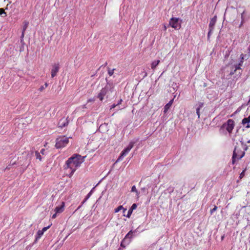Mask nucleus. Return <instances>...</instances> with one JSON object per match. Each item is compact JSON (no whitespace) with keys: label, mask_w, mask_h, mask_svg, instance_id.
<instances>
[{"label":"nucleus","mask_w":250,"mask_h":250,"mask_svg":"<svg viewBox=\"0 0 250 250\" xmlns=\"http://www.w3.org/2000/svg\"><path fill=\"white\" fill-rule=\"evenodd\" d=\"M213 31V30H210V29H209V31H208V37H209L210 36V35L211 34Z\"/></svg>","instance_id":"34"},{"label":"nucleus","mask_w":250,"mask_h":250,"mask_svg":"<svg viewBox=\"0 0 250 250\" xmlns=\"http://www.w3.org/2000/svg\"><path fill=\"white\" fill-rule=\"evenodd\" d=\"M114 70H115V69H111L108 68V75L110 76H112L113 73H114Z\"/></svg>","instance_id":"23"},{"label":"nucleus","mask_w":250,"mask_h":250,"mask_svg":"<svg viewBox=\"0 0 250 250\" xmlns=\"http://www.w3.org/2000/svg\"><path fill=\"white\" fill-rule=\"evenodd\" d=\"M136 193V197L137 199H138L140 197V192L137 190V191L135 192Z\"/></svg>","instance_id":"31"},{"label":"nucleus","mask_w":250,"mask_h":250,"mask_svg":"<svg viewBox=\"0 0 250 250\" xmlns=\"http://www.w3.org/2000/svg\"><path fill=\"white\" fill-rule=\"evenodd\" d=\"M248 143H250V140L247 142Z\"/></svg>","instance_id":"46"},{"label":"nucleus","mask_w":250,"mask_h":250,"mask_svg":"<svg viewBox=\"0 0 250 250\" xmlns=\"http://www.w3.org/2000/svg\"><path fill=\"white\" fill-rule=\"evenodd\" d=\"M138 190L136 188L135 186H133L131 188V192H135Z\"/></svg>","instance_id":"26"},{"label":"nucleus","mask_w":250,"mask_h":250,"mask_svg":"<svg viewBox=\"0 0 250 250\" xmlns=\"http://www.w3.org/2000/svg\"><path fill=\"white\" fill-rule=\"evenodd\" d=\"M173 100H174L173 99L171 100L167 104L165 105V106H164V113H166L167 112V111L168 110V109L170 108V107H171V105L173 104Z\"/></svg>","instance_id":"12"},{"label":"nucleus","mask_w":250,"mask_h":250,"mask_svg":"<svg viewBox=\"0 0 250 250\" xmlns=\"http://www.w3.org/2000/svg\"><path fill=\"white\" fill-rule=\"evenodd\" d=\"M57 214L56 212H55V213H54V214H53L52 215V218H55L57 216Z\"/></svg>","instance_id":"37"},{"label":"nucleus","mask_w":250,"mask_h":250,"mask_svg":"<svg viewBox=\"0 0 250 250\" xmlns=\"http://www.w3.org/2000/svg\"><path fill=\"white\" fill-rule=\"evenodd\" d=\"M248 50L249 51V53H250V45L249 46Z\"/></svg>","instance_id":"40"},{"label":"nucleus","mask_w":250,"mask_h":250,"mask_svg":"<svg viewBox=\"0 0 250 250\" xmlns=\"http://www.w3.org/2000/svg\"><path fill=\"white\" fill-rule=\"evenodd\" d=\"M217 207L215 206L214 207L210 210V213L212 214L216 210Z\"/></svg>","instance_id":"28"},{"label":"nucleus","mask_w":250,"mask_h":250,"mask_svg":"<svg viewBox=\"0 0 250 250\" xmlns=\"http://www.w3.org/2000/svg\"><path fill=\"white\" fill-rule=\"evenodd\" d=\"M244 55L243 54H241L240 55V58L239 59V61L238 63H233L232 62L231 64H229V66L232 68V70L230 72V75H232L234 74V73L236 71V70L241 69V66L242 65V64L244 62Z\"/></svg>","instance_id":"4"},{"label":"nucleus","mask_w":250,"mask_h":250,"mask_svg":"<svg viewBox=\"0 0 250 250\" xmlns=\"http://www.w3.org/2000/svg\"><path fill=\"white\" fill-rule=\"evenodd\" d=\"M43 233L41 230H38L37 232L36 240L37 241L39 239H40L43 235Z\"/></svg>","instance_id":"19"},{"label":"nucleus","mask_w":250,"mask_h":250,"mask_svg":"<svg viewBox=\"0 0 250 250\" xmlns=\"http://www.w3.org/2000/svg\"><path fill=\"white\" fill-rule=\"evenodd\" d=\"M216 22V17L215 16L212 18L210 21L209 24V29H210V30H213L214 25Z\"/></svg>","instance_id":"11"},{"label":"nucleus","mask_w":250,"mask_h":250,"mask_svg":"<svg viewBox=\"0 0 250 250\" xmlns=\"http://www.w3.org/2000/svg\"><path fill=\"white\" fill-rule=\"evenodd\" d=\"M59 70V65L58 64H55L52 66V68L51 69V77L52 78L56 76L57 73L58 72Z\"/></svg>","instance_id":"8"},{"label":"nucleus","mask_w":250,"mask_h":250,"mask_svg":"<svg viewBox=\"0 0 250 250\" xmlns=\"http://www.w3.org/2000/svg\"><path fill=\"white\" fill-rule=\"evenodd\" d=\"M88 101V102H92V101H93V100H92V99H89Z\"/></svg>","instance_id":"45"},{"label":"nucleus","mask_w":250,"mask_h":250,"mask_svg":"<svg viewBox=\"0 0 250 250\" xmlns=\"http://www.w3.org/2000/svg\"><path fill=\"white\" fill-rule=\"evenodd\" d=\"M50 226H47L46 227H44L42 230H41L43 233H44L45 231H46Z\"/></svg>","instance_id":"29"},{"label":"nucleus","mask_w":250,"mask_h":250,"mask_svg":"<svg viewBox=\"0 0 250 250\" xmlns=\"http://www.w3.org/2000/svg\"><path fill=\"white\" fill-rule=\"evenodd\" d=\"M85 158V156L82 157L79 154H74L67 160L65 168H69L71 170L69 175L70 177L72 176L77 168L80 167L81 164L84 162Z\"/></svg>","instance_id":"1"},{"label":"nucleus","mask_w":250,"mask_h":250,"mask_svg":"<svg viewBox=\"0 0 250 250\" xmlns=\"http://www.w3.org/2000/svg\"><path fill=\"white\" fill-rule=\"evenodd\" d=\"M69 143V138L65 136H60L56 140L55 147L61 148L65 147Z\"/></svg>","instance_id":"3"},{"label":"nucleus","mask_w":250,"mask_h":250,"mask_svg":"<svg viewBox=\"0 0 250 250\" xmlns=\"http://www.w3.org/2000/svg\"><path fill=\"white\" fill-rule=\"evenodd\" d=\"M126 242H127V241L124 239V240L122 241V242L121 243V246L122 247L125 248V245L124 244H125L126 245H127Z\"/></svg>","instance_id":"25"},{"label":"nucleus","mask_w":250,"mask_h":250,"mask_svg":"<svg viewBox=\"0 0 250 250\" xmlns=\"http://www.w3.org/2000/svg\"><path fill=\"white\" fill-rule=\"evenodd\" d=\"M160 61L159 60L153 61L151 63V68L153 70H155L157 65L159 64Z\"/></svg>","instance_id":"14"},{"label":"nucleus","mask_w":250,"mask_h":250,"mask_svg":"<svg viewBox=\"0 0 250 250\" xmlns=\"http://www.w3.org/2000/svg\"><path fill=\"white\" fill-rule=\"evenodd\" d=\"M123 210V212L125 213L126 209L124 208L123 206H119L118 208L115 209V212L117 213L121 210Z\"/></svg>","instance_id":"17"},{"label":"nucleus","mask_w":250,"mask_h":250,"mask_svg":"<svg viewBox=\"0 0 250 250\" xmlns=\"http://www.w3.org/2000/svg\"><path fill=\"white\" fill-rule=\"evenodd\" d=\"M24 32H25L22 31V33H21V42H22L23 41V38H24Z\"/></svg>","instance_id":"30"},{"label":"nucleus","mask_w":250,"mask_h":250,"mask_svg":"<svg viewBox=\"0 0 250 250\" xmlns=\"http://www.w3.org/2000/svg\"><path fill=\"white\" fill-rule=\"evenodd\" d=\"M114 85L113 83H107L104 87L103 88L100 93L98 94L97 97L101 101L104 99V96L108 98L112 96L114 93Z\"/></svg>","instance_id":"2"},{"label":"nucleus","mask_w":250,"mask_h":250,"mask_svg":"<svg viewBox=\"0 0 250 250\" xmlns=\"http://www.w3.org/2000/svg\"><path fill=\"white\" fill-rule=\"evenodd\" d=\"M250 122L249 121V119H247L246 118H244L242 120V124L243 125H245L246 124H247L246 127L247 128H249L250 127Z\"/></svg>","instance_id":"15"},{"label":"nucleus","mask_w":250,"mask_h":250,"mask_svg":"<svg viewBox=\"0 0 250 250\" xmlns=\"http://www.w3.org/2000/svg\"><path fill=\"white\" fill-rule=\"evenodd\" d=\"M166 29H167V27H166V26L165 25V26H164V30H166Z\"/></svg>","instance_id":"44"},{"label":"nucleus","mask_w":250,"mask_h":250,"mask_svg":"<svg viewBox=\"0 0 250 250\" xmlns=\"http://www.w3.org/2000/svg\"><path fill=\"white\" fill-rule=\"evenodd\" d=\"M15 164V162H13V163H12V165H14V164Z\"/></svg>","instance_id":"48"},{"label":"nucleus","mask_w":250,"mask_h":250,"mask_svg":"<svg viewBox=\"0 0 250 250\" xmlns=\"http://www.w3.org/2000/svg\"><path fill=\"white\" fill-rule=\"evenodd\" d=\"M94 188H95V187L93 188L92 189L90 190V191L87 194L85 200L83 201V203H84L91 196V195H92V194L93 192Z\"/></svg>","instance_id":"18"},{"label":"nucleus","mask_w":250,"mask_h":250,"mask_svg":"<svg viewBox=\"0 0 250 250\" xmlns=\"http://www.w3.org/2000/svg\"><path fill=\"white\" fill-rule=\"evenodd\" d=\"M235 156V152H234L233 154V156H232V159H233L232 161H233V163H234V159Z\"/></svg>","instance_id":"39"},{"label":"nucleus","mask_w":250,"mask_h":250,"mask_svg":"<svg viewBox=\"0 0 250 250\" xmlns=\"http://www.w3.org/2000/svg\"><path fill=\"white\" fill-rule=\"evenodd\" d=\"M203 104L200 103L199 104V106L196 108V113L198 115V118L199 119L200 118V109L203 107Z\"/></svg>","instance_id":"16"},{"label":"nucleus","mask_w":250,"mask_h":250,"mask_svg":"<svg viewBox=\"0 0 250 250\" xmlns=\"http://www.w3.org/2000/svg\"><path fill=\"white\" fill-rule=\"evenodd\" d=\"M118 106V105H117V104H112V105L111 106L110 109H113V108H115V107L116 106Z\"/></svg>","instance_id":"35"},{"label":"nucleus","mask_w":250,"mask_h":250,"mask_svg":"<svg viewBox=\"0 0 250 250\" xmlns=\"http://www.w3.org/2000/svg\"><path fill=\"white\" fill-rule=\"evenodd\" d=\"M68 125V122L67 119L62 118L61 119L58 123V126L59 127L62 128Z\"/></svg>","instance_id":"9"},{"label":"nucleus","mask_w":250,"mask_h":250,"mask_svg":"<svg viewBox=\"0 0 250 250\" xmlns=\"http://www.w3.org/2000/svg\"><path fill=\"white\" fill-rule=\"evenodd\" d=\"M143 70H144V71H143L144 74L143 75V78H144L147 76V73L146 72V71L144 69H143Z\"/></svg>","instance_id":"32"},{"label":"nucleus","mask_w":250,"mask_h":250,"mask_svg":"<svg viewBox=\"0 0 250 250\" xmlns=\"http://www.w3.org/2000/svg\"><path fill=\"white\" fill-rule=\"evenodd\" d=\"M0 15L1 17H4L6 16V14L2 8H0Z\"/></svg>","instance_id":"21"},{"label":"nucleus","mask_w":250,"mask_h":250,"mask_svg":"<svg viewBox=\"0 0 250 250\" xmlns=\"http://www.w3.org/2000/svg\"><path fill=\"white\" fill-rule=\"evenodd\" d=\"M45 88V87L44 86V85H42L40 87V88H39V90L40 91H43L44 89Z\"/></svg>","instance_id":"33"},{"label":"nucleus","mask_w":250,"mask_h":250,"mask_svg":"<svg viewBox=\"0 0 250 250\" xmlns=\"http://www.w3.org/2000/svg\"><path fill=\"white\" fill-rule=\"evenodd\" d=\"M137 141H132L129 142L128 146L125 148L121 152L120 156L116 161V163L122 161L123 158L125 156L133 147L134 145L136 143Z\"/></svg>","instance_id":"5"},{"label":"nucleus","mask_w":250,"mask_h":250,"mask_svg":"<svg viewBox=\"0 0 250 250\" xmlns=\"http://www.w3.org/2000/svg\"><path fill=\"white\" fill-rule=\"evenodd\" d=\"M132 211H133L132 210H131L130 208H129V210H128L127 214L126 215V217L127 218H129L132 213Z\"/></svg>","instance_id":"24"},{"label":"nucleus","mask_w":250,"mask_h":250,"mask_svg":"<svg viewBox=\"0 0 250 250\" xmlns=\"http://www.w3.org/2000/svg\"><path fill=\"white\" fill-rule=\"evenodd\" d=\"M248 120L249 119V121L250 122V116L248 117V118H246Z\"/></svg>","instance_id":"43"},{"label":"nucleus","mask_w":250,"mask_h":250,"mask_svg":"<svg viewBox=\"0 0 250 250\" xmlns=\"http://www.w3.org/2000/svg\"><path fill=\"white\" fill-rule=\"evenodd\" d=\"M28 24H29V22L28 21H24L23 22V28H22V31H23V32H25V30H26L28 26Z\"/></svg>","instance_id":"20"},{"label":"nucleus","mask_w":250,"mask_h":250,"mask_svg":"<svg viewBox=\"0 0 250 250\" xmlns=\"http://www.w3.org/2000/svg\"><path fill=\"white\" fill-rule=\"evenodd\" d=\"M141 190L143 191H145V188H141Z\"/></svg>","instance_id":"42"},{"label":"nucleus","mask_w":250,"mask_h":250,"mask_svg":"<svg viewBox=\"0 0 250 250\" xmlns=\"http://www.w3.org/2000/svg\"><path fill=\"white\" fill-rule=\"evenodd\" d=\"M47 86H48V84H47V83H45L44 84V86L46 88Z\"/></svg>","instance_id":"41"},{"label":"nucleus","mask_w":250,"mask_h":250,"mask_svg":"<svg viewBox=\"0 0 250 250\" xmlns=\"http://www.w3.org/2000/svg\"><path fill=\"white\" fill-rule=\"evenodd\" d=\"M133 233V231L132 230H130L125 235L124 239L127 241L126 244H129L130 243L131 238H132Z\"/></svg>","instance_id":"10"},{"label":"nucleus","mask_w":250,"mask_h":250,"mask_svg":"<svg viewBox=\"0 0 250 250\" xmlns=\"http://www.w3.org/2000/svg\"><path fill=\"white\" fill-rule=\"evenodd\" d=\"M182 20L178 18H171L169 21V25L175 30H179L181 27Z\"/></svg>","instance_id":"6"},{"label":"nucleus","mask_w":250,"mask_h":250,"mask_svg":"<svg viewBox=\"0 0 250 250\" xmlns=\"http://www.w3.org/2000/svg\"><path fill=\"white\" fill-rule=\"evenodd\" d=\"M35 156L37 159H39L40 161L42 160V157H41V155L40 152H39L38 151H36L35 152Z\"/></svg>","instance_id":"22"},{"label":"nucleus","mask_w":250,"mask_h":250,"mask_svg":"<svg viewBox=\"0 0 250 250\" xmlns=\"http://www.w3.org/2000/svg\"><path fill=\"white\" fill-rule=\"evenodd\" d=\"M137 206L136 204H133L130 208L131 209V210L133 211V210L137 208Z\"/></svg>","instance_id":"27"},{"label":"nucleus","mask_w":250,"mask_h":250,"mask_svg":"<svg viewBox=\"0 0 250 250\" xmlns=\"http://www.w3.org/2000/svg\"><path fill=\"white\" fill-rule=\"evenodd\" d=\"M64 204L62 202L61 206L56 207L55 209V212H56V213H60L62 212L64 210Z\"/></svg>","instance_id":"13"},{"label":"nucleus","mask_w":250,"mask_h":250,"mask_svg":"<svg viewBox=\"0 0 250 250\" xmlns=\"http://www.w3.org/2000/svg\"><path fill=\"white\" fill-rule=\"evenodd\" d=\"M10 166V165H9V166L8 167H6V168H10V167H9Z\"/></svg>","instance_id":"47"},{"label":"nucleus","mask_w":250,"mask_h":250,"mask_svg":"<svg viewBox=\"0 0 250 250\" xmlns=\"http://www.w3.org/2000/svg\"><path fill=\"white\" fill-rule=\"evenodd\" d=\"M122 99H120V100L119 101L118 103H117V105H119L120 104H121V103H122Z\"/></svg>","instance_id":"38"},{"label":"nucleus","mask_w":250,"mask_h":250,"mask_svg":"<svg viewBox=\"0 0 250 250\" xmlns=\"http://www.w3.org/2000/svg\"><path fill=\"white\" fill-rule=\"evenodd\" d=\"M44 151H45V149H42V150H41V152H40V153H42V155H44Z\"/></svg>","instance_id":"36"},{"label":"nucleus","mask_w":250,"mask_h":250,"mask_svg":"<svg viewBox=\"0 0 250 250\" xmlns=\"http://www.w3.org/2000/svg\"><path fill=\"white\" fill-rule=\"evenodd\" d=\"M234 125L235 124L234 121L232 119H229L228 120L226 124H224L223 125V126L226 128L229 133H231L234 128Z\"/></svg>","instance_id":"7"}]
</instances>
